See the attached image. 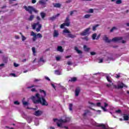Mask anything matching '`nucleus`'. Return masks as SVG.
<instances>
[{
	"instance_id": "55",
	"label": "nucleus",
	"mask_w": 129,
	"mask_h": 129,
	"mask_svg": "<svg viewBox=\"0 0 129 129\" xmlns=\"http://www.w3.org/2000/svg\"><path fill=\"white\" fill-rule=\"evenodd\" d=\"M104 107H106L108 106V104H107V103H104Z\"/></svg>"
},
{
	"instance_id": "54",
	"label": "nucleus",
	"mask_w": 129,
	"mask_h": 129,
	"mask_svg": "<svg viewBox=\"0 0 129 129\" xmlns=\"http://www.w3.org/2000/svg\"><path fill=\"white\" fill-rule=\"evenodd\" d=\"M31 92H37L36 89L35 88H33L31 89Z\"/></svg>"
},
{
	"instance_id": "15",
	"label": "nucleus",
	"mask_w": 129,
	"mask_h": 129,
	"mask_svg": "<svg viewBox=\"0 0 129 129\" xmlns=\"http://www.w3.org/2000/svg\"><path fill=\"white\" fill-rule=\"evenodd\" d=\"M75 50L77 52V53L78 54H82L83 53V51L82 50H79L78 49V47H75Z\"/></svg>"
},
{
	"instance_id": "14",
	"label": "nucleus",
	"mask_w": 129,
	"mask_h": 129,
	"mask_svg": "<svg viewBox=\"0 0 129 129\" xmlns=\"http://www.w3.org/2000/svg\"><path fill=\"white\" fill-rule=\"evenodd\" d=\"M52 5H53V7L56 8H60L61 7V4L59 3H52Z\"/></svg>"
},
{
	"instance_id": "10",
	"label": "nucleus",
	"mask_w": 129,
	"mask_h": 129,
	"mask_svg": "<svg viewBox=\"0 0 129 129\" xmlns=\"http://www.w3.org/2000/svg\"><path fill=\"white\" fill-rule=\"evenodd\" d=\"M43 114V112L41 110H37L34 113V115L36 116H40Z\"/></svg>"
},
{
	"instance_id": "1",
	"label": "nucleus",
	"mask_w": 129,
	"mask_h": 129,
	"mask_svg": "<svg viewBox=\"0 0 129 129\" xmlns=\"http://www.w3.org/2000/svg\"><path fill=\"white\" fill-rule=\"evenodd\" d=\"M39 92L43 94V95H40L39 93H36L35 96H33L31 97V100L35 104H40L42 106H48V103L44 98L46 96V92L44 90L39 89Z\"/></svg>"
},
{
	"instance_id": "17",
	"label": "nucleus",
	"mask_w": 129,
	"mask_h": 129,
	"mask_svg": "<svg viewBox=\"0 0 129 129\" xmlns=\"http://www.w3.org/2000/svg\"><path fill=\"white\" fill-rule=\"evenodd\" d=\"M99 26V24H96V25L93 26V27H92V31H95L96 30H97V28Z\"/></svg>"
},
{
	"instance_id": "53",
	"label": "nucleus",
	"mask_w": 129,
	"mask_h": 129,
	"mask_svg": "<svg viewBox=\"0 0 129 129\" xmlns=\"http://www.w3.org/2000/svg\"><path fill=\"white\" fill-rule=\"evenodd\" d=\"M31 3H32V4H34L36 3V0H32Z\"/></svg>"
},
{
	"instance_id": "24",
	"label": "nucleus",
	"mask_w": 129,
	"mask_h": 129,
	"mask_svg": "<svg viewBox=\"0 0 129 129\" xmlns=\"http://www.w3.org/2000/svg\"><path fill=\"white\" fill-rule=\"evenodd\" d=\"M57 51H60V52H62L63 51V49L62 48L61 46H58Z\"/></svg>"
},
{
	"instance_id": "18",
	"label": "nucleus",
	"mask_w": 129,
	"mask_h": 129,
	"mask_svg": "<svg viewBox=\"0 0 129 129\" xmlns=\"http://www.w3.org/2000/svg\"><path fill=\"white\" fill-rule=\"evenodd\" d=\"M39 5H41V6H44L46 4L45 2H44V1L41 0L39 1Z\"/></svg>"
},
{
	"instance_id": "38",
	"label": "nucleus",
	"mask_w": 129,
	"mask_h": 129,
	"mask_svg": "<svg viewBox=\"0 0 129 129\" xmlns=\"http://www.w3.org/2000/svg\"><path fill=\"white\" fill-rule=\"evenodd\" d=\"M101 108H102V109L103 110V111H104V112H106V111H107V110L106 109V108H105V107L101 106Z\"/></svg>"
},
{
	"instance_id": "40",
	"label": "nucleus",
	"mask_w": 129,
	"mask_h": 129,
	"mask_svg": "<svg viewBox=\"0 0 129 129\" xmlns=\"http://www.w3.org/2000/svg\"><path fill=\"white\" fill-rule=\"evenodd\" d=\"M74 12H77V11L76 10H74V11H71V16H73V14L74 13Z\"/></svg>"
},
{
	"instance_id": "62",
	"label": "nucleus",
	"mask_w": 129,
	"mask_h": 129,
	"mask_svg": "<svg viewBox=\"0 0 129 129\" xmlns=\"http://www.w3.org/2000/svg\"><path fill=\"white\" fill-rule=\"evenodd\" d=\"M6 7H7L6 6H3V7H1V9H6Z\"/></svg>"
},
{
	"instance_id": "28",
	"label": "nucleus",
	"mask_w": 129,
	"mask_h": 129,
	"mask_svg": "<svg viewBox=\"0 0 129 129\" xmlns=\"http://www.w3.org/2000/svg\"><path fill=\"white\" fill-rule=\"evenodd\" d=\"M125 86V85H124V84H121L120 85H118V89H122V88H123V87Z\"/></svg>"
},
{
	"instance_id": "46",
	"label": "nucleus",
	"mask_w": 129,
	"mask_h": 129,
	"mask_svg": "<svg viewBox=\"0 0 129 129\" xmlns=\"http://www.w3.org/2000/svg\"><path fill=\"white\" fill-rule=\"evenodd\" d=\"M14 104H16V105H19L20 104V103L18 101H15L14 102Z\"/></svg>"
},
{
	"instance_id": "16",
	"label": "nucleus",
	"mask_w": 129,
	"mask_h": 129,
	"mask_svg": "<svg viewBox=\"0 0 129 129\" xmlns=\"http://www.w3.org/2000/svg\"><path fill=\"white\" fill-rule=\"evenodd\" d=\"M77 79L76 77L71 78V80H69L70 82H76Z\"/></svg>"
},
{
	"instance_id": "63",
	"label": "nucleus",
	"mask_w": 129,
	"mask_h": 129,
	"mask_svg": "<svg viewBox=\"0 0 129 129\" xmlns=\"http://www.w3.org/2000/svg\"><path fill=\"white\" fill-rule=\"evenodd\" d=\"M15 39H19V36L18 35L15 36Z\"/></svg>"
},
{
	"instance_id": "27",
	"label": "nucleus",
	"mask_w": 129,
	"mask_h": 129,
	"mask_svg": "<svg viewBox=\"0 0 129 129\" xmlns=\"http://www.w3.org/2000/svg\"><path fill=\"white\" fill-rule=\"evenodd\" d=\"M96 37H97V34L94 33V34H92V40H95L96 39Z\"/></svg>"
},
{
	"instance_id": "9",
	"label": "nucleus",
	"mask_w": 129,
	"mask_h": 129,
	"mask_svg": "<svg viewBox=\"0 0 129 129\" xmlns=\"http://www.w3.org/2000/svg\"><path fill=\"white\" fill-rule=\"evenodd\" d=\"M81 89L79 87H77L75 89V96L78 97L80 93Z\"/></svg>"
},
{
	"instance_id": "51",
	"label": "nucleus",
	"mask_w": 129,
	"mask_h": 129,
	"mask_svg": "<svg viewBox=\"0 0 129 129\" xmlns=\"http://www.w3.org/2000/svg\"><path fill=\"white\" fill-rule=\"evenodd\" d=\"M89 12L91 14L93 13V12H94L93 9H90V10H89Z\"/></svg>"
},
{
	"instance_id": "12",
	"label": "nucleus",
	"mask_w": 129,
	"mask_h": 129,
	"mask_svg": "<svg viewBox=\"0 0 129 129\" xmlns=\"http://www.w3.org/2000/svg\"><path fill=\"white\" fill-rule=\"evenodd\" d=\"M59 16H60V14H57L55 16H53L52 17L49 18V20H50V21H53L54 20H55L56 18H57V17H59Z\"/></svg>"
},
{
	"instance_id": "21",
	"label": "nucleus",
	"mask_w": 129,
	"mask_h": 129,
	"mask_svg": "<svg viewBox=\"0 0 129 129\" xmlns=\"http://www.w3.org/2000/svg\"><path fill=\"white\" fill-rule=\"evenodd\" d=\"M40 16L41 17V18H42V19H44L46 17V13H44V12H41Z\"/></svg>"
},
{
	"instance_id": "23",
	"label": "nucleus",
	"mask_w": 129,
	"mask_h": 129,
	"mask_svg": "<svg viewBox=\"0 0 129 129\" xmlns=\"http://www.w3.org/2000/svg\"><path fill=\"white\" fill-rule=\"evenodd\" d=\"M34 18V15H31L30 16L29 18H28V21H33Z\"/></svg>"
},
{
	"instance_id": "45",
	"label": "nucleus",
	"mask_w": 129,
	"mask_h": 129,
	"mask_svg": "<svg viewBox=\"0 0 129 129\" xmlns=\"http://www.w3.org/2000/svg\"><path fill=\"white\" fill-rule=\"evenodd\" d=\"M51 86L53 87L54 89L56 90V86L53 84H51Z\"/></svg>"
},
{
	"instance_id": "2",
	"label": "nucleus",
	"mask_w": 129,
	"mask_h": 129,
	"mask_svg": "<svg viewBox=\"0 0 129 129\" xmlns=\"http://www.w3.org/2000/svg\"><path fill=\"white\" fill-rule=\"evenodd\" d=\"M122 38L121 37H115L113 38L112 39L109 40L106 35H104L103 38V40L105 41L107 43H110L111 42H119L120 40H122Z\"/></svg>"
},
{
	"instance_id": "57",
	"label": "nucleus",
	"mask_w": 129,
	"mask_h": 129,
	"mask_svg": "<svg viewBox=\"0 0 129 129\" xmlns=\"http://www.w3.org/2000/svg\"><path fill=\"white\" fill-rule=\"evenodd\" d=\"M19 66V64H17L16 63H14V67H18Z\"/></svg>"
},
{
	"instance_id": "11",
	"label": "nucleus",
	"mask_w": 129,
	"mask_h": 129,
	"mask_svg": "<svg viewBox=\"0 0 129 129\" xmlns=\"http://www.w3.org/2000/svg\"><path fill=\"white\" fill-rule=\"evenodd\" d=\"M30 36H33V42H35L37 39L36 34L33 31H32L31 32H30Z\"/></svg>"
},
{
	"instance_id": "25",
	"label": "nucleus",
	"mask_w": 129,
	"mask_h": 129,
	"mask_svg": "<svg viewBox=\"0 0 129 129\" xmlns=\"http://www.w3.org/2000/svg\"><path fill=\"white\" fill-rule=\"evenodd\" d=\"M20 34L21 35V36H22V41H24L26 39V38L25 37V36L22 35V33L21 32H20Z\"/></svg>"
},
{
	"instance_id": "58",
	"label": "nucleus",
	"mask_w": 129,
	"mask_h": 129,
	"mask_svg": "<svg viewBox=\"0 0 129 129\" xmlns=\"http://www.w3.org/2000/svg\"><path fill=\"white\" fill-rule=\"evenodd\" d=\"M10 75H11V76H13V77H16V74L11 73V74H10Z\"/></svg>"
},
{
	"instance_id": "7",
	"label": "nucleus",
	"mask_w": 129,
	"mask_h": 129,
	"mask_svg": "<svg viewBox=\"0 0 129 129\" xmlns=\"http://www.w3.org/2000/svg\"><path fill=\"white\" fill-rule=\"evenodd\" d=\"M91 28H90V27H88V28L85 29L84 30V31H83L82 32H81L80 33V35L81 36H89L90 34V29Z\"/></svg>"
},
{
	"instance_id": "64",
	"label": "nucleus",
	"mask_w": 129,
	"mask_h": 129,
	"mask_svg": "<svg viewBox=\"0 0 129 129\" xmlns=\"http://www.w3.org/2000/svg\"><path fill=\"white\" fill-rule=\"evenodd\" d=\"M71 57V55H70V56H66V58H70Z\"/></svg>"
},
{
	"instance_id": "60",
	"label": "nucleus",
	"mask_w": 129,
	"mask_h": 129,
	"mask_svg": "<svg viewBox=\"0 0 129 129\" xmlns=\"http://www.w3.org/2000/svg\"><path fill=\"white\" fill-rule=\"evenodd\" d=\"M67 64L69 65H72V62H71V61H68Z\"/></svg>"
},
{
	"instance_id": "42",
	"label": "nucleus",
	"mask_w": 129,
	"mask_h": 129,
	"mask_svg": "<svg viewBox=\"0 0 129 129\" xmlns=\"http://www.w3.org/2000/svg\"><path fill=\"white\" fill-rule=\"evenodd\" d=\"M39 61H40L41 62H45V60H44V58H43V57L40 58V59L39 60Z\"/></svg>"
},
{
	"instance_id": "50",
	"label": "nucleus",
	"mask_w": 129,
	"mask_h": 129,
	"mask_svg": "<svg viewBox=\"0 0 129 129\" xmlns=\"http://www.w3.org/2000/svg\"><path fill=\"white\" fill-rule=\"evenodd\" d=\"M83 39H84L85 40L88 41V38L87 36H86V37H85L84 38H83Z\"/></svg>"
},
{
	"instance_id": "44",
	"label": "nucleus",
	"mask_w": 129,
	"mask_h": 129,
	"mask_svg": "<svg viewBox=\"0 0 129 129\" xmlns=\"http://www.w3.org/2000/svg\"><path fill=\"white\" fill-rule=\"evenodd\" d=\"M35 87V85H32L31 86L28 87H27V89H31V88H33V87Z\"/></svg>"
},
{
	"instance_id": "26",
	"label": "nucleus",
	"mask_w": 129,
	"mask_h": 129,
	"mask_svg": "<svg viewBox=\"0 0 129 129\" xmlns=\"http://www.w3.org/2000/svg\"><path fill=\"white\" fill-rule=\"evenodd\" d=\"M32 51H33L34 56H35V53H37V51L35 47H32Z\"/></svg>"
},
{
	"instance_id": "59",
	"label": "nucleus",
	"mask_w": 129,
	"mask_h": 129,
	"mask_svg": "<svg viewBox=\"0 0 129 129\" xmlns=\"http://www.w3.org/2000/svg\"><path fill=\"white\" fill-rule=\"evenodd\" d=\"M45 80H46L47 81H50L49 78H48V77H45Z\"/></svg>"
},
{
	"instance_id": "3",
	"label": "nucleus",
	"mask_w": 129,
	"mask_h": 129,
	"mask_svg": "<svg viewBox=\"0 0 129 129\" xmlns=\"http://www.w3.org/2000/svg\"><path fill=\"white\" fill-rule=\"evenodd\" d=\"M24 9L30 14H32L33 12L35 13H38V11L36 10L33 6H24Z\"/></svg>"
},
{
	"instance_id": "61",
	"label": "nucleus",
	"mask_w": 129,
	"mask_h": 129,
	"mask_svg": "<svg viewBox=\"0 0 129 129\" xmlns=\"http://www.w3.org/2000/svg\"><path fill=\"white\" fill-rule=\"evenodd\" d=\"M56 61H59L60 60V57H56Z\"/></svg>"
},
{
	"instance_id": "34",
	"label": "nucleus",
	"mask_w": 129,
	"mask_h": 129,
	"mask_svg": "<svg viewBox=\"0 0 129 129\" xmlns=\"http://www.w3.org/2000/svg\"><path fill=\"white\" fill-rule=\"evenodd\" d=\"M37 37L39 38H42V35L40 33H39V34H37V35H36Z\"/></svg>"
},
{
	"instance_id": "31",
	"label": "nucleus",
	"mask_w": 129,
	"mask_h": 129,
	"mask_svg": "<svg viewBox=\"0 0 129 129\" xmlns=\"http://www.w3.org/2000/svg\"><path fill=\"white\" fill-rule=\"evenodd\" d=\"M54 74H55V75H61V73H60V72L58 70L55 71Z\"/></svg>"
},
{
	"instance_id": "37",
	"label": "nucleus",
	"mask_w": 129,
	"mask_h": 129,
	"mask_svg": "<svg viewBox=\"0 0 129 129\" xmlns=\"http://www.w3.org/2000/svg\"><path fill=\"white\" fill-rule=\"evenodd\" d=\"M90 54L92 56L95 55H96V52H94V51H91V52H90Z\"/></svg>"
},
{
	"instance_id": "43",
	"label": "nucleus",
	"mask_w": 129,
	"mask_h": 129,
	"mask_svg": "<svg viewBox=\"0 0 129 129\" xmlns=\"http://www.w3.org/2000/svg\"><path fill=\"white\" fill-rule=\"evenodd\" d=\"M115 29H116V27H113L112 28H111L110 30V32H113V31H114V30H115Z\"/></svg>"
},
{
	"instance_id": "39",
	"label": "nucleus",
	"mask_w": 129,
	"mask_h": 129,
	"mask_svg": "<svg viewBox=\"0 0 129 129\" xmlns=\"http://www.w3.org/2000/svg\"><path fill=\"white\" fill-rule=\"evenodd\" d=\"M116 113L120 114V113H121V110L120 109L117 110H116Z\"/></svg>"
},
{
	"instance_id": "56",
	"label": "nucleus",
	"mask_w": 129,
	"mask_h": 129,
	"mask_svg": "<svg viewBox=\"0 0 129 129\" xmlns=\"http://www.w3.org/2000/svg\"><path fill=\"white\" fill-rule=\"evenodd\" d=\"M112 85H113V83H111V84H107V85H106V86H107V87H110V86H112Z\"/></svg>"
},
{
	"instance_id": "8",
	"label": "nucleus",
	"mask_w": 129,
	"mask_h": 129,
	"mask_svg": "<svg viewBox=\"0 0 129 129\" xmlns=\"http://www.w3.org/2000/svg\"><path fill=\"white\" fill-rule=\"evenodd\" d=\"M57 120H58V122H60V123H67L68 122V120L67 119H57V118L53 119V121L54 122H55Z\"/></svg>"
},
{
	"instance_id": "4",
	"label": "nucleus",
	"mask_w": 129,
	"mask_h": 129,
	"mask_svg": "<svg viewBox=\"0 0 129 129\" xmlns=\"http://www.w3.org/2000/svg\"><path fill=\"white\" fill-rule=\"evenodd\" d=\"M70 24H71L70 18L69 17V16H68L67 17H66L64 22L63 24L60 25V28L63 29V28H64L65 26L69 27L70 26Z\"/></svg>"
},
{
	"instance_id": "36",
	"label": "nucleus",
	"mask_w": 129,
	"mask_h": 129,
	"mask_svg": "<svg viewBox=\"0 0 129 129\" xmlns=\"http://www.w3.org/2000/svg\"><path fill=\"white\" fill-rule=\"evenodd\" d=\"M56 125H57V126H58V127H60V128L63 127V126H62V125H61V124L59 123L58 122H56Z\"/></svg>"
},
{
	"instance_id": "19",
	"label": "nucleus",
	"mask_w": 129,
	"mask_h": 129,
	"mask_svg": "<svg viewBox=\"0 0 129 129\" xmlns=\"http://www.w3.org/2000/svg\"><path fill=\"white\" fill-rule=\"evenodd\" d=\"M123 120L127 121L129 120V116L127 115L126 114H124L123 115Z\"/></svg>"
},
{
	"instance_id": "49",
	"label": "nucleus",
	"mask_w": 129,
	"mask_h": 129,
	"mask_svg": "<svg viewBox=\"0 0 129 129\" xmlns=\"http://www.w3.org/2000/svg\"><path fill=\"white\" fill-rule=\"evenodd\" d=\"M72 2V0H68V1H66V3L68 4V3H71Z\"/></svg>"
},
{
	"instance_id": "22",
	"label": "nucleus",
	"mask_w": 129,
	"mask_h": 129,
	"mask_svg": "<svg viewBox=\"0 0 129 129\" xmlns=\"http://www.w3.org/2000/svg\"><path fill=\"white\" fill-rule=\"evenodd\" d=\"M84 49L85 51H86V52L89 51V50L90 49V48L89 47H87V46L86 45L84 46Z\"/></svg>"
},
{
	"instance_id": "13",
	"label": "nucleus",
	"mask_w": 129,
	"mask_h": 129,
	"mask_svg": "<svg viewBox=\"0 0 129 129\" xmlns=\"http://www.w3.org/2000/svg\"><path fill=\"white\" fill-rule=\"evenodd\" d=\"M59 36V32L58 30H54L53 32V37L54 38H57Z\"/></svg>"
},
{
	"instance_id": "5",
	"label": "nucleus",
	"mask_w": 129,
	"mask_h": 129,
	"mask_svg": "<svg viewBox=\"0 0 129 129\" xmlns=\"http://www.w3.org/2000/svg\"><path fill=\"white\" fill-rule=\"evenodd\" d=\"M32 27L33 29H36L37 32H39L40 31L41 28H42V25L40 24L39 22H37V23H34L33 25H32Z\"/></svg>"
},
{
	"instance_id": "41",
	"label": "nucleus",
	"mask_w": 129,
	"mask_h": 129,
	"mask_svg": "<svg viewBox=\"0 0 129 129\" xmlns=\"http://www.w3.org/2000/svg\"><path fill=\"white\" fill-rule=\"evenodd\" d=\"M36 18L37 21H41V18H40V16H37V17H36Z\"/></svg>"
},
{
	"instance_id": "48",
	"label": "nucleus",
	"mask_w": 129,
	"mask_h": 129,
	"mask_svg": "<svg viewBox=\"0 0 129 129\" xmlns=\"http://www.w3.org/2000/svg\"><path fill=\"white\" fill-rule=\"evenodd\" d=\"M96 105H97L98 107H100V106H101V103H100V102L96 103Z\"/></svg>"
},
{
	"instance_id": "35",
	"label": "nucleus",
	"mask_w": 129,
	"mask_h": 129,
	"mask_svg": "<svg viewBox=\"0 0 129 129\" xmlns=\"http://www.w3.org/2000/svg\"><path fill=\"white\" fill-rule=\"evenodd\" d=\"M90 17V15H89V14H86L84 16V18L86 19L89 18Z\"/></svg>"
},
{
	"instance_id": "33",
	"label": "nucleus",
	"mask_w": 129,
	"mask_h": 129,
	"mask_svg": "<svg viewBox=\"0 0 129 129\" xmlns=\"http://www.w3.org/2000/svg\"><path fill=\"white\" fill-rule=\"evenodd\" d=\"M122 3L121 0H117L116 2V5H120Z\"/></svg>"
},
{
	"instance_id": "6",
	"label": "nucleus",
	"mask_w": 129,
	"mask_h": 129,
	"mask_svg": "<svg viewBox=\"0 0 129 129\" xmlns=\"http://www.w3.org/2000/svg\"><path fill=\"white\" fill-rule=\"evenodd\" d=\"M63 34H68V37L74 39L76 38V35L71 34V31L69 29H65L63 30Z\"/></svg>"
},
{
	"instance_id": "30",
	"label": "nucleus",
	"mask_w": 129,
	"mask_h": 129,
	"mask_svg": "<svg viewBox=\"0 0 129 129\" xmlns=\"http://www.w3.org/2000/svg\"><path fill=\"white\" fill-rule=\"evenodd\" d=\"M89 112V110H85V113L83 114V116H86Z\"/></svg>"
},
{
	"instance_id": "47",
	"label": "nucleus",
	"mask_w": 129,
	"mask_h": 129,
	"mask_svg": "<svg viewBox=\"0 0 129 129\" xmlns=\"http://www.w3.org/2000/svg\"><path fill=\"white\" fill-rule=\"evenodd\" d=\"M23 105H29V103H28L27 102H23Z\"/></svg>"
},
{
	"instance_id": "20",
	"label": "nucleus",
	"mask_w": 129,
	"mask_h": 129,
	"mask_svg": "<svg viewBox=\"0 0 129 129\" xmlns=\"http://www.w3.org/2000/svg\"><path fill=\"white\" fill-rule=\"evenodd\" d=\"M96 126L97 127H102V128L103 129H107L106 127L105 126V125L104 124H101L99 125H96Z\"/></svg>"
},
{
	"instance_id": "32",
	"label": "nucleus",
	"mask_w": 129,
	"mask_h": 129,
	"mask_svg": "<svg viewBox=\"0 0 129 129\" xmlns=\"http://www.w3.org/2000/svg\"><path fill=\"white\" fill-rule=\"evenodd\" d=\"M106 79H107V81H108V82L112 83V81L110 80V77L107 76L106 77Z\"/></svg>"
},
{
	"instance_id": "52",
	"label": "nucleus",
	"mask_w": 129,
	"mask_h": 129,
	"mask_svg": "<svg viewBox=\"0 0 129 129\" xmlns=\"http://www.w3.org/2000/svg\"><path fill=\"white\" fill-rule=\"evenodd\" d=\"M100 36L101 35L99 34V35L97 36V37H96V38H95L96 40H98L99 39V38H100Z\"/></svg>"
},
{
	"instance_id": "29",
	"label": "nucleus",
	"mask_w": 129,
	"mask_h": 129,
	"mask_svg": "<svg viewBox=\"0 0 129 129\" xmlns=\"http://www.w3.org/2000/svg\"><path fill=\"white\" fill-rule=\"evenodd\" d=\"M69 110L70 111H73V104L72 103H70L69 104Z\"/></svg>"
}]
</instances>
